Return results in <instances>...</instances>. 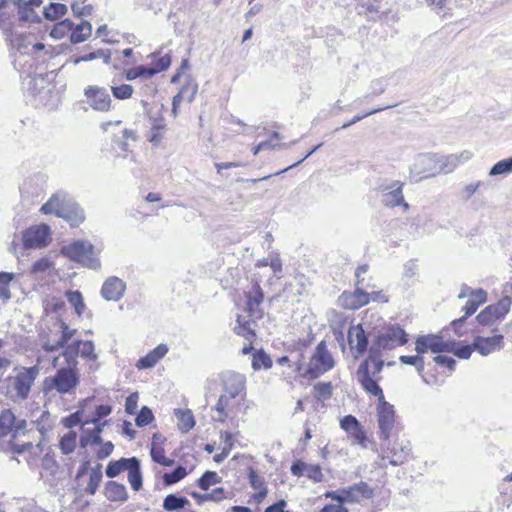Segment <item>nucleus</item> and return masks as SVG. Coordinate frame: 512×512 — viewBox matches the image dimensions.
I'll use <instances>...</instances> for the list:
<instances>
[{
  "mask_svg": "<svg viewBox=\"0 0 512 512\" xmlns=\"http://www.w3.org/2000/svg\"><path fill=\"white\" fill-rule=\"evenodd\" d=\"M511 305L512 298L510 296H504L497 303L485 307L476 316V320L481 326H492L509 313Z\"/></svg>",
  "mask_w": 512,
  "mask_h": 512,
  "instance_id": "nucleus-8",
  "label": "nucleus"
},
{
  "mask_svg": "<svg viewBox=\"0 0 512 512\" xmlns=\"http://www.w3.org/2000/svg\"><path fill=\"white\" fill-rule=\"evenodd\" d=\"M123 471H128V481L131 488L134 491H139L143 485L140 460L135 456L111 460L106 466L105 474L108 478L113 479Z\"/></svg>",
  "mask_w": 512,
  "mask_h": 512,
  "instance_id": "nucleus-3",
  "label": "nucleus"
},
{
  "mask_svg": "<svg viewBox=\"0 0 512 512\" xmlns=\"http://www.w3.org/2000/svg\"><path fill=\"white\" fill-rule=\"evenodd\" d=\"M246 312L249 317L258 320L264 315L263 309L260 307L264 300V292L258 283H254L252 289L246 292Z\"/></svg>",
  "mask_w": 512,
  "mask_h": 512,
  "instance_id": "nucleus-18",
  "label": "nucleus"
},
{
  "mask_svg": "<svg viewBox=\"0 0 512 512\" xmlns=\"http://www.w3.org/2000/svg\"><path fill=\"white\" fill-rule=\"evenodd\" d=\"M187 475V470L184 466L179 465L177 466L172 472L165 473L163 475V483L165 486H171L179 481H181L183 478H185Z\"/></svg>",
  "mask_w": 512,
  "mask_h": 512,
  "instance_id": "nucleus-46",
  "label": "nucleus"
},
{
  "mask_svg": "<svg viewBox=\"0 0 512 512\" xmlns=\"http://www.w3.org/2000/svg\"><path fill=\"white\" fill-rule=\"evenodd\" d=\"M50 227L46 224L27 228L22 234V243L25 249L41 248L47 245Z\"/></svg>",
  "mask_w": 512,
  "mask_h": 512,
  "instance_id": "nucleus-13",
  "label": "nucleus"
},
{
  "mask_svg": "<svg viewBox=\"0 0 512 512\" xmlns=\"http://www.w3.org/2000/svg\"><path fill=\"white\" fill-rule=\"evenodd\" d=\"M12 6L18 10L19 20L22 22H39L40 18L34 11L32 7H30L29 3H26L24 0H11Z\"/></svg>",
  "mask_w": 512,
  "mask_h": 512,
  "instance_id": "nucleus-29",
  "label": "nucleus"
},
{
  "mask_svg": "<svg viewBox=\"0 0 512 512\" xmlns=\"http://www.w3.org/2000/svg\"><path fill=\"white\" fill-rule=\"evenodd\" d=\"M35 60L29 54L19 53L14 60V67L27 77L35 72Z\"/></svg>",
  "mask_w": 512,
  "mask_h": 512,
  "instance_id": "nucleus-31",
  "label": "nucleus"
},
{
  "mask_svg": "<svg viewBox=\"0 0 512 512\" xmlns=\"http://www.w3.org/2000/svg\"><path fill=\"white\" fill-rule=\"evenodd\" d=\"M73 28H74V23L71 20H69V19L62 20V21L58 22L57 24H55V26L52 28V30L50 32V36L55 39H61V38L65 37L66 35L71 34V31Z\"/></svg>",
  "mask_w": 512,
  "mask_h": 512,
  "instance_id": "nucleus-42",
  "label": "nucleus"
},
{
  "mask_svg": "<svg viewBox=\"0 0 512 512\" xmlns=\"http://www.w3.org/2000/svg\"><path fill=\"white\" fill-rule=\"evenodd\" d=\"M126 80L132 81L140 77H152L153 72L149 66L140 65L134 68H130L124 73Z\"/></svg>",
  "mask_w": 512,
  "mask_h": 512,
  "instance_id": "nucleus-52",
  "label": "nucleus"
},
{
  "mask_svg": "<svg viewBox=\"0 0 512 512\" xmlns=\"http://www.w3.org/2000/svg\"><path fill=\"white\" fill-rule=\"evenodd\" d=\"M26 427L27 421L18 419L11 409H5L1 412L0 429L3 431L2 435L11 433L12 438L15 439L26 433Z\"/></svg>",
  "mask_w": 512,
  "mask_h": 512,
  "instance_id": "nucleus-14",
  "label": "nucleus"
},
{
  "mask_svg": "<svg viewBox=\"0 0 512 512\" xmlns=\"http://www.w3.org/2000/svg\"><path fill=\"white\" fill-rule=\"evenodd\" d=\"M61 254L71 261L81 264L82 266L98 270L101 262L98 257L99 251L88 240L79 239L61 247Z\"/></svg>",
  "mask_w": 512,
  "mask_h": 512,
  "instance_id": "nucleus-1",
  "label": "nucleus"
},
{
  "mask_svg": "<svg viewBox=\"0 0 512 512\" xmlns=\"http://www.w3.org/2000/svg\"><path fill=\"white\" fill-rule=\"evenodd\" d=\"M66 295L68 302L74 307L77 315L81 316L85 310L82 294L79 291H69Z\"/></svg>",
  "mask_w": 512,
  "mask_h": 512,
  "instance_id": "nucleus-53",
  "label": "nucleus"
},
{
  "mask_svg": "<svg viewBox=\"0 0 512 512\" xmlns=\"http://www.w3.org/2000/svg\"><path fill=\"white\" fill-rule=\"evenodd\" d=\"M76 439L77 434L74 431H69L68 433L64 434L61 437L59 443L61 452L65 455L72 453L76 448Z\"/></svg>",
  "mask_w": 512,
  "mask_h": 512,
  "instance_id": "nucleus-43",
  "label": "nucleus"
},
{
  "mask_svg": "<svg viewBox=\"0 0 512 512\" xmlns=\"http://www.w3.org/2000/svg\"><path fill=\"white\" fill-rule=\"evenodd\" d=\"M443 170L440 159L430 153L417 155L409 168L410 178L416 183L424 178L435 176Z\"/></svg>",
  "mask_w": 512,
  "mask_h": 512,
  "instance_id": "nucleus-6",
  "label": "nucleus"
},
{
  "mask_svg": "<svg viewBox=\"0 0 512 512\" xmlns=\"http://www.w3.org/2000/svg\"><path fill=\"white\" fill-rule=\"evenodd\" d=\"M13 371L15 375L8 377V381L11 383L16 397L20 400H26L39 376L40 368L38 365L30 367L16 366Z\"/></svg>",
  "mask_w": 512,
  "mask_h": 512,
  "instance_id": "nucleus-4",
  "label": "nucleus"
},
{
  "mask_svg": "<svg viewBox=\"0 0 512 512\" xmlns=\"http://www.w3.org/2000/svg\"><path fill=\"white\" fill-rule=\"evenodd\" d=\"M80 383V375L76 367H62L53 376L43 381L45 395L56 391L59 394H72Z\"/></svg>",
  "mask_w": 512,
  "mask_h": 512,
  "instance_id": "nucleus-2",
  "label": "nucleus"
},
{
  "mask_svg": "<svg viewBox=\"0 0 512 512\" xmlns=\"http://www.w3.org/2000/svg\"><path fill=\"white\" fill-rule=\"evenodd\" d=\"M174 415L178 420V428L182 433H187L195 426V419L191 410L176 409Z\"/></svg>",
  "mask_w": 512,
  "mask_h": 512,
  "instance_id": "nucleus-33",
  "label": "nucleus"
},
{
  "mask_svg": "<svg viewBox=\"0 0 512 512\" xmlns=\"http://www.w3.org/2000/svg\"><path fill=\"white\" fill-rule=\"evenodd\" d=\"M102 477V465L98 463L90 470L89 481L85 488V492L89 495H94L102 481Z\"/></svg>",
  "mask_w": 512,
  "mask_h": 512,
  "instance_id": "nucleus-36",
  "label": "nucleus"
},
{
  "mask_svg": "<svg viewBox=\"0 0 512 512\" xmlns=\"http://www.w3.org/2000/svg\"><path fill=\"white\" fill-rule=\"evenodd\" d=\"M349 298H354L359 308H361L364 305H367L370 302V294L365 292L358 286L354 290V292H349Z\"/></svg>",
  "mask_w": 512,
  "mask_h": 512,
  "instance_id": "nucleus-61",
  "label": "nucleus"
},
{
  "mask_svg": "<svg viewBox=\"0 0 512 512\" xmlns=\"http://www.w3.org/2000/svg\"><path fill=\"white\" fill-rule=\"evenodd\" d=\"M403 185L402 182L396 180L379 186V190L382 192L381 202L385 207L402 206L404 211L409 210V204L405 201L402 192Z\"/></svg>",
  "mask_w": 512,
  "mask_h": 512,
  "instance_id": "nucleus-9",
  "label": "nucleus"
},
{
  "mask_svg": "<svg viewBox=\"0 0 512 512\" xmlns=\"http://www.w3.org/2000/svg\"><path fill=\"white\" fill-rule=\"evenodd\" d=\"M411 454V446L407 441L394 442L392 447H388L387 455L383 459H388L389 463L393 466H399L408 461Z\"/></svg>",
  "mask_w": 512,
  "mask_h": 512,
  "instance_id": "nucleus-23",
  "label": "nucleus"
},
{
  "mask_svg": "<svg viewBox=\"0 0 512 512\" xmlns=\"http://www.w3.org/2000/svg\"><path fill=\"white\" fill-rule=\"evenodd\" d=\"M510 173H512V157L495 163L489 171V176L508 175Z\"/></svg>",
  "mask_w": 512,
  "mask_h": 512,
  "instance_id": "nucleus-49",
  "label": "nucleus"
},
{
  "mask_svg": "<svg viewBox=\"0 0 512 512\" xmlns=\"http://www.w3.org/2000/svg\"><path fill=\"white\" fill-rule=\"evenodd\" d=\"M334 364V359L327 349L326 342L321 341L316 346L306 373L311 379H315L331 370Z\"/></svg>",
  "mask_w": 512,
  "mask_h": 512,
  "instance_id": "nucleus-7",
  "label": "nucleus"
},
{
  "mask_svg": "<svg viewBox=\"0 0 512 512\" xmlns=\"http://www.w3.org/2000/svg\"><path fill=\"white\" fill-rule=\"evenodd\" d=\"M150 455L155 463H158L162 466L170 467L174 464L173 459L167 458L165 456L164 448L160 445H157L155 442H152L151 444Z\"/></svg>",
  "mask_w": 512,
  "mask_h": 512,
  "instance_id": "nucleus-39",
  "label": "nucleus"
},
{
  "mask_svg": "<svg viewBox=\"0 0 512 512\" xmlns=\"http://www.w3.org/2000/svg\"><path fill=\"white\" fill-rule=\"evenodd\" d=\"M234 331L236 334L243 336L245 339L249 341L253 340L256 336L254 330L251 328L250 321L245 320V318L241 315H238L237 317Z\"/></svg>",
  "mask_w": 512,
  "mask_h": 512,
  "instance_id": "nucleus-37",
  "label": "nucleus"
},
{
  "mask_svg": "<svg viewBox=\"0 0 512 512\" xmlns=\"http://www.w3.org/2000/svg\"><path fill=\"white\" fill-rule=\"evenodd\" d=\"M272 360L263 350L256 351L252 357V368L260 370L261 368L269 369L272 367Z\"/></svg>",
  "mask_w": 512,
  "mask_h": 512,
  "instance_id": "nucleus-45",
  "label": "nucleus"
},
{
  "mask_svg": "<svg viewBox=\"0 0 512 512\" xmlns=\"http://www.w3.org/2000/svg\"><path fill=\"white\" fill-rule=\"evenodd\" d=\"M80 356L89 360H96L95 346L92 341L81 340Z\"/></svg>",
  "mask_w": 512,
  "mask_h": 512,
  "instance_id": "nucleus-60",
  "label": "nucleus"
},
{
  "mask_svg": "<svg viewBox=\"0 0 512 512\" xmlns=\"http://www.w3.org/2000/svg\"><path fill=\"white\" fill-rule=\"evenodd\" d=\"M81 340H76L67 345L63 351V356L67 362V367H76V358L80 355Z\"/></svg>",
  "mask_w": 512,
  "mask_h": 512,
  "instance_id": "nucleus-40",
  "label": "nucleus"
},
{
  "mask_svg": "<svg viewBox=\"0 0 512 512\" xmlns=\"http://www.w3.org/2000/svg\"><path fill=\"white\" fill-rule=\"evenodd\" d=\"M51 266L52 262L50 261V259L47 257H43L33 263L30 269V273L32 275L45 273L48 269L51 268Z\"/></svg>",
  "mask_w": 512,
  "mask_h": 512,
  "instance_id": "nucleus-59",
  "label": "nucleus"
},
{
  "mask_svg": "<svg viewBox=\"0 0 512 512\" xmlns=\"http://www.w3.org/2000/svg\"><path fill=\"white\" fill-rule=\"evenodd\" d=\"M222 481V478L214 471H206L198 480V486L202 490H208L210 486L218 484Z\"/></svg>",
  "mask_w": 512,
  "mask_h": 512,
  "instance_id": "nucleus-51",
  "label": "nucleus"
},
{
  "mask_svg": "<svg viewBox=\"0 0 512 512\" xmlns=\"http://www.w3.org/2000/svg\"><path fill=\"white\" fill-rule=\"evenodd\" d=\"M473 340L475 351L482 356L500 351L505 346L503 334H494L488 337L477 335Z\"/></svg>",
  "mask_w": 512,
  "mask_h": 512,
  "instance_id": "nucleus-17",
  "label": "nucleus"
},
{
  "mask_svg": "<svg viewBox=\"0 0 512 512\" xmlns=\"http://www.w3.org/2000/svg\"><path fill=\"white\" fill-rule=\"evenodd\" d=\"M314 396L318 401H324L331 398L333 387L331 382H319L314 385Z\"/></svg>",
  "mask_w": 512,
  "mask_h": 512,
  "instance_id": "nucleus-50",
  "label": "nucleus"
},
{
  "mask_svg": "<svg viewBox=\"0 0 512 512\" xmlns=\"http://www.w3.org/2000/svg\"><path fill=\"white\" fill-rule=\"evenodd\" d=\"M356 378L365 392L378 398V403L385 401L383 390L378 384L381 377H372L370 369H367V362L359 364Z\"/></svg>",
  "mask_w": 512,
  "mask_h": 512,
  "instance_id": "nucleus-12",
  "label": "nucleus"
},
{
  "mask_svg": "<svg viewBox=\"0 0 512 512\" xmlns=\"http://www.w3.org/2000/svg\"><path fill=\"white\" fill-rule=\"evenodd\" d=\"M165 124L163 123V120H155L154 124L151 127L150 130V136L148 140L154 145L157 146L162 140L163 137V131L165 130Z\"/></svg>",
  "mask_w": 512,
  "mask_h": 512,
  "instance_id": "nucleus-54",
  "label": "nucleus"
},
{
  "mask_svg": "<svg viewBox=\"0 0 512 512\" xmlns=\"http://www.w3.org/2000/svg\"><path fill=\"white\" fill-rule=\"evenodd\" d=\"M360 426V422L353 415H346L340 420V427L349 434L358 429Z\"/></svg>",
  "mask_w": 512,
  "mask_h": 512,
  "instance_id": "nucleus-58",
  "label": "nucleus"
},
{
  "mask_svg": "<svg viewBox=\"0 0 512 512\" xmlns=\"http://www.w3.org/2000/svg\"><path fill=\"white\" fill-rule=\"evenodd\" d=\"M369 354L362 362H367V369H370V364L373 365L370 373L372 377H380L379 374L383 370L384 361L381 359L382 353L372 354V349L369 348Z\"/></svg>",
  "mask_w": 512,
  "mask_h": 512,
  "instance_id": "nucleus-38",
  "label": "nucleus"
},
{
  "mask_svg": "<svg viewBox=\"0 0 512 512\" xmlns=\"http://www.w3.org/2000/svg\"><path fill=\"white\" fill-rule=\"evenodd\" d=\"M309 286V279L304 274H297L290 282L285 284L283 288V295L287 299L299 298L307 292Z\"/></svg>",
  "mask_w": 512,
  "mask_h": 512,
  "instance_id": "nucleus-24",
  "label": "nucleus"
},
{
  "mask_svg": "<svg viewBox=\"0 0 512 512\" xmlns=\"http://www.w3.org/2000/svg\"><path fill=\"white\" fill-rule=\"evenodd\" d=\"M189 504L190 501L186 497L177 494H169L164 498L163 508L165 511L172 512L183 509Z\"/></svg>",
  "mask_w": 512,
  "mask_h": 512,
  "instance_id": "nucleus-35",
  "label": "nucleus"
},
{
  "mask_svg": "<svg viewBox=\"0 0 512 512\" xmlns=\"http://www.w3.org/2000/svg\"><path fill=\"white\" fill-rule=\"evenodd\" d=\"M85 96L91 108L101 112H107L111 108V98L105 88L88 86L85 89Z\"/></svg>",
  "mask_w": 512,
  "mask_h": 512,
  "instance_id": "nucleus-16",
  "label": "nucleus"
},
{
  "mask_svg": "<svg viewBox=\"0 0 512 512\" xmlns=\"http://www.w3.org/2000/svg\"><path fill=\"white\" fill-rule=\"evenodd\" d=\"M104 495L112 502H126L128 500V492L125 485L113 480L105 484Z\"/></svg>",
  "mask_w": 512,
  "mask_h": 512,
  "instance_id": "nucleus-28",
  "label": "nucleus"
},
{
  "mask_svg": "<svg viewBox=\"0 0 512 512\" xmlns=\"http://www.w3.org/2000/svg\"><path fill=\"white\" fill-rule=\"evenodd\" d=\"M153 420L154 415L152 410L147 406H143L135 418V424L138 427H144L149 425Z\"/></svg>",
  "mask_w": 512,
  "mask_h": 512,
  "instance_id": "nucleus-57",
  "label": "nucleus"
},
{
  "mask_svg": "<svg viewBox=\"0 0 512 512\" xmlns=\"http://www.w3.org/2000/svg\"><path fill=\"white\" fill-rule=\"evenodd\" d=\"M60 330H61V336L58 340L50 341L48 340L43 344V349L46 352H55L59 350L60 348H64L66 343L75 335L76 330L70 329L68 325L64 322H60Z\"/></svg>",
  "mask_w": 512,
  "mask_h": 512,
  "instance_id": "nucleus-26",
  "label": "nucleus"
},
{
  "mask_svg": "<svg viewBox=\"0 0 512 512\" xmlns=\"http://www.w3.org/2000/svg\"><path fill=\"white\" fill-rule=\"evenodd\" d=\"M449 350L446 352L453 353L456 357L460 359H469L472 352L475 351L474 348V340L471 344H464L461 341L448 340Z\"/></svg>",
  "mask_w": 512,
  "mask_h": 512,
  "instance_id": "nucleus-32",
  "label": "nucleus"
},
{
  "mask_svg": "<svg viewBox=\"0 0 512 512\" xmlns=\"http://www.w3.org/2000/svg\"><path fill=\"white\" fill-rule=\"evenodd\" d=\"M91 33L92 25L88 21L82 20L80 24H74L70 34V41L73 44L82 43L90 37Z\"/></svg>",
  "mask_w": 512,
  "mask_h": 512,
  "instance_id": "nucleus-30",
  "label": "nucleus"
},
{
  "mask_svg": "<svg viewBox=\"0 0 512 512\" xmlns=\"http://www.w3.org/2000/svg\"><path fill=\"white\" fill-rule=\"evenodd\" d=\"M248 479L251 487L255 490L266 488L265 482L261 476L258 475L257 471L250 468L248 471Z\"/></svg>",
  "mask_w": 512,
  "mask_h": 512,
  "instance_id": "nucleus-62",
  "label": "nucleus"
},
{
  "mask_svg": "<svg viewBox=\"0 0 512 512\" xmlns=\"http://www.w3.org/2000/svg\"><path fill=\"white\" fill-rule=\"evenodd\" d=\"M150 57L153 60V65L149 67L153 72V76L167 70L171 65V56L169 53L162 55L161 51H157L152 53Z\"/></svg>",
  "mask_w": 512,
  "mask_h": 512,
  "instance_id": "nucleus-34",
  "label": "nucleus"
},
{
  "mask_svg": "<svg viewBox=\"0 0 512 512\" xmlns=\"http://www.w3.org/2000/svg\"><path fill=\"white\" fill-rule=\"evenodd\" d=\"M67 12L66 5L62 3H50L44 8L43 15L47 20H56Z\"/></svg>",
  "mask_w": 512,
  "mask_h": 512,
  "instance_id": "nucleus-44",
  "label": "nucleus"
},
{
  "mask_svg": "<svg viewBox=\"0 0 512 512\" xmlns=\"http://www.w3.org/2000/svg\"><path fill=\"white\" fill-rule=\"evenodd\" d=\"M347 339L351 349H355V358L362 356L367 351L369 340L362 324L351 325L348 329Z\"/></svg>",
  "mask_w": 512,
  "mask_h": 512,
  "instance_id": "nucleus-19",
  "label": "nucleus"
},
{
  "mask_svg": "<svg viewBox=\"0 0 512 512\" xmlns=\"http://www.w3.org/2000/svg\"><path fill=\"white\" fill-rule=\"evenodd\" d=\"M407 342L408 334L405 330L399 325H390L377 334L370 349H372V354L383 353V351L405 345Z\"/></svg>",
  "mask_w": 512,
  "mask_h": 512,
  "instance_id": "nucleus-5",
  "label": "nucleus"
},
{
  "mask_svg": "<svg viewBox=\"0 0 512 512\" xmlns=\"http://www.w3.org/2000/svg\"><path fill=\"white\" fill-rule=\"evenodd\" d=\"M168 347L166 344H159L145 356L138 359L136 367L139 370L153 368L166 354Z\"/></svg>",
  "mask_w": 512,
  "mask_h": 512,
  "instance_id": "nucleus-25",
  "label": "nucleus"
},
{
  "mask_svg": "<svg viewBox=\"0 0 512 512\" xmlns=\"http://www.w3.org/2000/svg\"><path fill=\"white\" fill-rule=\"evenodd\" d=\"M95 59H102L105 64H109L111 60V51L109 49H98L80 56L75 60V63L88 62Z\"/></svg>",
  "mask_w": 512,
  "mask_h": 512,
  "instance_id": "nucleus-41",
  "label": "nucleus"
},
{
  "mask_svg": "<svg viewBox=\"0 0 512 512\" xmlns=\"http://www.w3.org/2000/svg\"><path fill=\"white\" fill-rule=\"evenodd\" d=\"M111 92L116 99L126 100L132 96L134 89L129 84L112 85Z\"/></svg>",
  "mask_w": 512,
  "mask_h": 512,
  "instance_id": "nucleus-55",
  "label": "nucleus"
},
{
  "mask_svg": "<svg viewBox=\"0 0 512 512\" xmlns=\"http://www.w3.org/2000/svg\"><path fill=\"white\" fill-rule=\"evenodd\" d=\"M59 217L65 219L71 227L75 228L84 222L85 213L80 205L73 199L67 208L61 211Z\"/></svg>",
  "mask_w": 512,
  "mask_h": 512,
  "instance_id": "nucleus-27",
  "label": "nucleus"
},
{
  "mask_svg": "<svg viewBox=\"0 0 512 512\" xmlns=\"http://www.w3.org/2000/svg\"><path fill=\"white\" fill-rule=\"evenodd\" d=\"M222 393L231 395L230 398H244L246 388V378L240 373L234 371H224L220 374Z\"/></svg>",
  "mask_w": 512,
  "mask_h": 512,
  "instance_id": "nucleus-11",
  "label": "nucleus"
},
{
  "mask_svg": "<svg viewBox=\"0 0 512 512\" xmlns=\"http://www.w3.org/2000/svg\"><path fill=\"white\" fill-rule=\"evenodd\" d=\"M126 290V284L118 277L112 276L105 280L101 288V295L107 301H119Z\"/></svg>",
  "mask_w": 512,
  "mask_h": 512,
  "instance_id": "nucleus-22",
  "label": "nucleus"
},
{
  "mask_svg": "<svg viewBox=\"0 0 512 512\" xmlns=\"http://www.w3.org/2000/svg\"><path fill=\"white\" fill-rule=\"evenodd\" d=\"M187 92H190V95H189V102L193 101L194 99V96L195 94L197 93V85L192 83V84H189L185 87H182L180 92L173 97V101H172V112L174 114L177 113V106H176V101H181L182 97L185 95V93Z\"/></svg>",
  "mask_w": 512,
  "mask_h": 512,
  "instance_id": "nucleus-56",
  "label": "nucleus"
},
{
  "mask_svg": "<svg viewBox=\"0 0 512 512\" xmlns=\"http://www.w3.org/2000/svg\"><path fill=\"white\" fill-rule=\"evenodd\" d=\"M72 200L73 198L68 193L58 191L42 205L40 211L43 214H54L59 217L61 215V211H64Z\"/></svg>",
  "mask_w": 512,
  "mask_h": 512,
  "instance_id": "nucleus-20",
  "label": "nucleus"
},
{
  "mask_svg": "<svg viewBox=\"0 0 512 512\" xmlns=\"http://www.w3.org/2000/svg\"><path fill=\"white\" fill-rule=\"evenodd\" d=\"M15 278L14 273L0 272V299L8 301L11 298L9 284Z\"/></svg>",
  "mask_w": 512,
  "mask_h": 512,
  "instance_id": "nucleus-48",
  "label": "nucleus"
},
{
  "mask_svg": "<svg viewBox=\"0 0 512 512\" xmlns=\"http://www.w3.org/2000/svg\"><path fill=\"white\" fill-rule=\"evenodd\" d=\"M231 395L222 393L214 407L217 416L213 417L214 421L225 422L229 414L237 408L244 398H230Z\"/></svg>",
  "mask_w": 512,
  "mask_h": 512,
  "instance_id": "nucleus-21",
  "label": "nucleus"
},
{
  "mask_svg": "<svg viewBox=\"0 0 512 512\" xmlns=\"http://www.w3.org/2000/svg\"><path fill=\"white\" fill-rule=\"evenodd\" d=\"M377 422L379 428V438L387 441L391 436L392 429L395 424V410L394 406L386 400L377 403Z\"/></svg>",
  "mask_w": 512,
  "mask_h": 512,
  "instance_id": "nucleus-10",
  "label": "nucleus"
},
{
  "mask_svg": "<svg viewBox=\"0 0 512 512\" xmlns=\"http://www.w3.org/2000/svg\"><path fill=\"white\" fill-rule=\"evenodd\" d=\"M434 362L440 366L447 367L450 371H453L456 367V361L451 356L441 355L439 353L433 358Z\"/></svg>",
  "mask_w": 512,
  "mask_h": 512,
  "instance_id": "nucleus-64",
  "label": "nucleus"
},
{
  "mask_svg": "<svg viewBox=\"0 0 512 512\" xmlns=\"http://www.w3.org/2000/svg\"><path fill=\"white\" fill-rule=\"evenodd\" d=\"M103 424L96 425L90 432L88 437L82 436L80 438L81 447H86L88 443L92 445H100L102 444L101 433L103 431Z\"/></svg>",
  "mask_w": 512,
  "mask_h": 512,
  "instance_id": "nucleus-47",
  "label": "nucleus"
},
{
  "mask_svg": "<svg viewBox=\"0 0 512 512\" xmlns=\"http://www.w3.org/2000/svg\"><path fill=\"white\" fill-rule=\"evenodd\" d=\"M305 476L314 482L318 483L323 480V474L319 465L308 464L306 468Z\"/></svg>",
  "mask_w": 512,
  "mask_h": 512,
  "instance_id": "nucleus-63",
  "label": "nucleus"
},
{
  "mask_svg": "<svg viewBox=\"0 0 512 512\" xmlns=\"http://www.w3.org/2000/svg\"><path fill=\"white\" fill-rule=\"evenodd\" d=\"M448 340H443V338L439 335L428 334L419 336L415 342V351L418 354H424L427 351H431L432 353L439 354L446 352L449 350Z\"/></svg>",
  "mask_w": 512,
  "mask_h": 512,
  "instance_id": "nucleus-15",
  "label": "nucleus"
}]
</instances>
